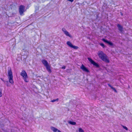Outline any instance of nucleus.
Listing matches in <instances>:
<instances>
[{
    "label": "nucleus",
    "instance_id": "1",
    "mask_svg": "<svg viewBox=\"0 0 132 132\" xmlns=\"http://www.w3.org/2000/svg\"><path fill=\"white\" fill-rule=\"evenodd\" d=\"M8 78L9 79V81H5L4 82L5 84H6L7 86H10L9 82L12 84L13 85L14 82L13 80V76L11 68L9 67L7 68Z\"/></svg>",
    "mask_w": 132,
    "mask_h": 132
},
{
    "label": "nucleus",
    "instance_id": "2",
    "mask_svg": "<svg viewBox=\"0 0 132 132\" xmlns=\"http://www.w3.org/2000/svg\"><path fill=\"white\" fill-rule=\"evenodd\" d=\"M98 55L99 57L103 61L107 63L110 62V61L106 55L102 51L98 52Z\"/></svg>",
    "mask_w": 132,
    "mask_h": 132
},
{
    "label": "nucleus",
    "instance_id": "3",
    "mask_svg": "<svg viewBox=\"0 0 132 132\" xmlns=\"http://www.w3.org/2000/svg\"><path fill=\"white\" fill-rule=\"evenodd\" d=\"M41 62L44 66L46 67L47 70L50 73L52 72L51 70L50 69V66L49 65L48 62L45 59L42 60Z\"/></svg>",
    "mask_w": 132,
    "mask_h": 132
},
{
    "label": "nucleus",
    "instance_id": "4",
    "mask_svg": "<svg viewBox=\"0 0 132 132\" xmlns=\"http://www.w3.org/2000/svg\"><path fill=\"white\" fill-rule=\"evenodd\" d=\"M87 59L90 62V63L92 64L96 68H100V66L99 64L98 63L95 62L91 58L88 57L87 58Z\"/></svg>",
    "mask_w": 132,
    "mask_h": 132
},
{
    "label": "nucleus",
    "instance_id": "5",
    "mask_svg": "<svg viewBox=\"0 0 132 132\" xmlns=\"http://www.w3.org/2000/svg\"><path fill=\"white\" fill-rule=\"evenodd\" d=\"M20 75L23 77V79L25 82H28V80L27 79V78H28L27 75L25 70H23L21 73Z\"/></svg>",
    "mask_w": 132,
    "mask_h": 132
},
{
    "label": "nucleus",
    "instance_id": "6",
    "mask_svg": "<svg viewBox=\"0 0 132 132\" xmlns=\"http://www.w3.org/2000/svg\"><path fill=\"white\" fill-rule=\"evenodd\" d=\"M25 7L23 5H21L19 8V12L21 15H23V12L24 11Z\"/></svg>",
    "mask_w": 132,
    "mask_h": 132
},
{
    "label": "nucleus",
    "instance_id": "7",
    "mask_svg": "<svg viewBox=\"0 0 132 132\" xmlns=\"http://www.w3.org/2000/svg\"><path fill=\"white\" fill-rule=\"evenodd\" d=\"M67 44L70 47L73 48L75 49L76 50L78 48V46L73 45L70 41L67 42Z\"/></svg>",
    "mask_w": 132,
    "mask_h": 132
},
{
    "label": "nucleus",
    "instance_id": "8",
    "mask_svg": "<svg viewBox=\"0 0 132 132\" xmlns=\"http://www.w3.org/2000/svg\"><path fill=\"white\" fill-rule=\"evenodd\" d=\"M102 40L104 42L108 44L109 45L111 46H113L114 45L113 43L112 42L108 40L105 38H102Z\"/></svg>",
    "mask_w": 132,
    "mask_h": 132
},
{
    "label": "nucleus",
    "instance_id": "9",
    "mask_svg": "<svg viewBox=\"0 0 132 132\" xmlns=\"http://www.w3.org/2000/svg\"><path fill=\"white\" fill-rule=\"evenodd\" d=\"M80 68L83 71L87 73L89 72V71L88 68L82 64L80 67Z\"/></svg>",
    "mask_w": 132,
    "mask_h": 132
},
{
    "label": "nucleus",
    "instance_id": "10",
    "mask_svg": "<svg viewBox=\"0 0 132 132\" xmlns=\"http://www.w3.org/2000/svg\"><path fill=\"white\" fill-rule=\"evenodd\" d=\"M118 29L121 33H122L123 31V28L120 24H118L117 25Z\"/></svg>",
    "mask_w": 132,
    "mask_h": 132
},
{
    "label": "nucleus",
    "instance_id": "11",
    "mask_svg": "<svg viewBox=\"0 0 132 132\" xmlns=\"http://www.w3.org/2000/svg\"><path fill=\"white\" fill-rule=\"evenodd\" d=\"M51 128L54 132H61L60 130L52 126L51 127Z\"/></svg>",
    "mask_w": 132,
    "mask_h": 132
},
{
    "label": "nucleus",
    "instance_id": "12",
    "mask_svg": "<svg viewBox=\"0 0 132 132\" xmlns=\"http://www.w3.org/2000/svg\"><path fill=\"white\" fill-rule=\"evenodd\" d=\"M64 33L67 36H69L70 38H72V36H71V35H70L69 34V33L67 31H66Z\"/></svg>",
    "mask_w": 132,
    "mask_h": 132
},
{
    "label": "nucleus",
    "instance_id": "13",
    "mask_svg": "<svg viewBox=\"0 0 132 132\" xmlns=\"http://www.w3.org/2000/svg\"><path fill=\"white\" fill-rule=\"evenodd\" d=\"M68 123H69L73 125H75L76 124V122L71 121H68Z\"/></svg>",
    "mask_w": 132,
    "mask_h": 132
},
{
    "label": "nucleus",
    "instance_id": "14",
    "mask_svg": "<svg viewBox=\"0 0 132 132\" xmlns=\"http://www.w3.org/2000/svg\"><path fill=\"white\" fill-rule=\"evenodd\" d=\"M99 44L100 46H102L103 48H104L105 47V46L103 43H99Z\"/></svg>",
    "mask_w": 132,
    "mask_h": 132
},
{
    "label": "nucleus",
    "instance_id": "15",
    "mask_svg": "<svg viewBox=\"0 0 132 132\" xmlns=\"http://www.w3.org/2000/svg\"><path fill=\"white\" fill-rule=\"evenodd\" d=\"M59 100V99L58 98H56V99L55 100H51V102H58Z\"/></svg>",
    "mask_w": 132,
    "mask_h": 132
},
{
    "label": "nucleus",
    "instance_id": "16",
    "mask_svg": "<svg viewBox=\"0 0 132 132\" xmlns=\"http://www.w3.org/2000/svg\"><path fill=\"white\" fill-rule=\"evenodd\" d=\"M104 8L106 9L108 8V6L106 4H104L103 5V9H104Z\"/></svg>",
    "mask_w": 132,
    "mask_h": 132
},
{
    "label": "nucleus",
    "instance_id": "17",
    "mask_svg": "<svg viewBox=\"0 0 132 132\" xmlns=\"http://www.w3.org/2000/svg\"><path fill=\"white\" fill-rule=\"evenodd\" d=\"M78 131L79 132H84V130L80 128L79 129Z\"/></svg>",
    "mask_w": 132,
    "mask_h": 132
},
{
    "label": "nucleus",
    "instance_id": "18",
    "mask_svg": "<svg viewBox=\"0 0 132 132\" xmlns=\"http://www.w3.org/2000/svg\"><path fill=\"white\" fill-rule=\"evenodd\" d=\"M36 13H33V14H31L30 17H31V18H32L35 16H36Z\"/></svg>",
    "mask_w": 132,
    "mask_h": 132
},
{
    "label": "nucleus",
    "instance_id": "19",
    "mask_svg": "<svg viewBox=\"0 0 132 132\" xmlns=\"http://www.w3.org/2000/svg\"><path fill=\"white\" fill-rule=\"evenodd\" d=\"M111 89H113L115 92L116 93H117V91L116 90V89L114 87H113Z\"/></svg>",
    "mask_w": 132,
    "mask_h": 132
},
{
    "label": "nucleus",
    "instance_id": "20",
    "mask_svg": "<svg viewBox=\"0 0 132 132\" xmlns=\"http://www.w3.org/2000/svg\"><path fill=\"white\" fill-rule=\"evenodd\" d=\"M62 31L64 32V33L65 32L67 31L64 28H62Z\"/></svg>",
    "mask_w": 132,
    "mask_h": 132
},
{
    "label": "nucleus",
    "instance_id": "21",
    "mask_svg": "<svg viewBox=\"0 0 132 132\" xmlns=\"http://www.w3.org/2000/svg\"><path fill=\"white\" fill-rule=\"evenodd\" d=\"M122 126L123 128L125 130H128V128L124 126Z\"/></svg>",
    "mask_w": 132,
    "mask_h": 132
},
{
    "label": "nucleus",
    "instance_id": "22",
    "mask_svg": "<svg viewBox=\"0 0 132 132\" xmlns=\"http://www.w3.org/2000/svg\"><path fill=\"white\" fill-rule=\"evenodd\" d=\"M99 14H97L96 15V19L97 20L99 18Z\"/></svg>",
    "mask_w": 132,
    "mask_h": 132
},
{
    "label": "nucleus",
    "instance_id": "23",
    "mask_svg": "<svg viewBox=\"0 0 132 132\" xmlns=\"http://www.w3.org/2000/svg\"><path fill=\"white\" fill-rule=\"evenodd\" d=\"M108 86H109V87H110L111 89L113 87L110 84H108Z\"/></svg>",
    "mask_w": 132,
    "mask_h": 132
},
{
    "label": "nucleus",
    "instance_id": "24",
    "mask_svg": "<svg viewBox=\"0 0 132 132\" xmlns=\"http://www.w3.org/2000/svg\"><path fill=\"white\" fill-rule=\"evenodd\" d=\"M66 67H65V66H63L62 67V69H65Z\"/></svg>",
    "mask_w": 132,
    "mask_h": 132
},
{
    "label": "nucleus",
    "instance_id": "25",
    "mask_svg": "<svg viewBox=\"0 0 132 132\" xmlns=\"http://www.w3.org/2000/svg\"><path fill=\"white\" fill-rule=\"evenodd\" d=\"M68 1H69L71 2H73L74 0H67Z\"/></svg>",
    "mask_w": 132,
    "mask_h": 132
},
{
    "label": "nucleus",
    "instance_id": "26",
    "mask_svg": "<svg viewBox=\"0 0 132 132\" xmlns=\"http://www.w3.org/2000/svg\"><path fill=\"white\" fill-rule=\"evenodd\" d=\"M120 15L121 16H123V13L121 12H120Z\"/></svg>",
    "mask_w": 132,
    "mask_h": 132
},
{
    "label": "nucleus",
    "instance_id": "27",
    "mask_svg": "<svg viewBox=\"0 0 132 132\" xmlns=\"http://www.w3.org/2000/svg\"><path fill=\"white\" fill-rule=\"evenodd\" d=\"M0 79L2 80L3 82H4V81H5V80H3V78H0Z\"/></svg>",
    "mask_w": 132,
    "mask_h": 132
},
{
    "label": "nucleus",
    "instance_id": "28",
    "mask_svg": "<svg viewBox=\"0 0 132 132\" xmlns=\"http://www.w3.org/2000/svg\"><path fill=\"white\" fill-rule=\"evenodd\" d=\"M2 61V60L0 59V62Z\"/></svg>",
    "mask_w": 132,
    "mask_h": 132
},
{
    "label": "nucleus",
    "instance_id": "29",
    "mask_svg": "<svg viewBox=\"0 0 132 132\" xmlns=\"http://www.w3.org/2000/svg\"><path fill=\"white\" fill-rule=\"evenodd\" d=\"M37 77H40V76H37Z\"/></svg>",
    "mask_w": 132,
    "mask_h": 132
}]
</instances>
